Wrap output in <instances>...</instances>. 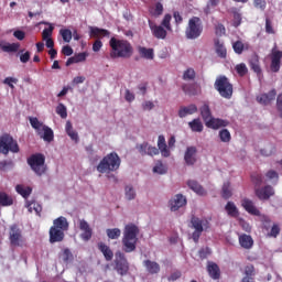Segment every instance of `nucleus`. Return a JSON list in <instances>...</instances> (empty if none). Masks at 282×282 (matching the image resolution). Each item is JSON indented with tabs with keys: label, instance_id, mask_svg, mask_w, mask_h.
<instances>
[{
	"label": "nucleus",
	"instance_id": "1",
	"mask_svg": "<svg viewBox=\"0 0 282 282\" xmlns=\"http://www.w3.org/2000/svg\"><path fill=\"white\" fill-rule=\"evenodd\" d=\"M109 45L111 47V58H131L133 56V46L127 40L111 37Z\"/></svg>",
	"mask_w": 282,
	"mask_h": 282
},
{
	"label": "nucleus",
	"instance_id": "2",
	"mask_svg": "<svg viewBox=\"0 0 282 282\" xmlns=\"http://www.w3.org/2000/svg\"><path fill=\"white\" fill-rule=\"evenodd\" d=\"M138 235H140V229L138 226L130 224L124 227L122 246L124 252H135L138 246Z\"/></svg>",
	"mask_w": 282,
	"mask_h": 282
},
{
	"label": "nucleus",
	"instance_id": "3",
	"mask_svg": "<svg viewBox=\"0 0 282 282\" xmlns=\"http://www.w3.org/2000/svg\"><path fill=\"white\" fill-rule=\"evenodd\" d=\"M120 156L116 152H110L106 156L101 159V161L97 165L98 173L109 174L118 171L121 164Z\"/></svg>",
	"mask_w": 282,
	"mask_h": 282
},
{
	"label": "nucleus",
	"instance_id": "4",
	"mask_svg": "<svg viewBox=\"0 0 282 282\" xmlns=\"http://www.w3.org/2000/svg\"><path fill=\"white\" fill-rule=\"evenodd\" d=\"M202 34H204V22H202L199 17H192L185 29V39L195 41L199 39Z\"/></svg>",
	"mask_w": 282,
	"mask_h": 282
},
{
	"label": "nucleus",
	"instance_id": "5",
	"mask_svg": "<svg viewBox=\"0 0 282 282\" xmlns=\"http://www.w3.org/2000/svg\"><path fill=\"white\" fill-rule=\"evenodd\" d=\"M30 124L36 131L37 135L44 140V142H54V130L39 121V118L31 117Z\"/></svg>",
	"mask_w": 282,
	"mask_h": 282
},
{
	"label": "nucleus",
	"instance_id": "6",
	"mask_svg": "<svg viewBox=\"0 0 282 282\" xmlns=\"http://www.w3.org/2000/svg\"><path fill=\"white\" fill-rule=\"evenodd\" d=\"M31 170L41 177V175H45L47 172V165H45V155L42 153H35L32 154L28 160H26Z\"/></svg>",
	"mask_w": 282,
	"mask_h": 282
},
{
	"label": "nucleus",
	"instance_id": "7",
	"mask_svg": "<svg viewBox=\"0 0 282 282\" xmlns=\"http://www.w3.org/2000/svg\"><path fill=\"white\" fill-rule=\"evenodd\" d=\"M191 225V228L194 229L192 234V239L194 243H199V237H202V232L210 228V223L208 221V219H200L199 217L192 215Z\"/></svg>",
	"mask_w": 282,
	"mask_h": 282
},
{
	"label": "nucleus",
	"instance_id": "8",
	"mask_svg": "<svg viewBox=\"0 0 282 282\" xmlns=\"http://www.w3.org/2000/svg\"><path fill=\"white\" fill-rule=\"evenodd\" d=\"M19 151H21L19 142L12 135L4 133L0 137V153L2 155H8L10 152L19 153Z\"/></svg>",
	"mask_w": 282,
	"mask_h": 282
},
{
	"label": "nucleus",
	"instance_id": "9",
	"mask_svg": "<svg viewBox=\"0 0 282 282\" xmlns=\"http://www.w3.org/2000/svg\"><path fill=\"white\" fill-rule=\"evenodd\" d=\"M215 89L218 91V94L221 96V98H226L227 100H230L232 98V84H230V80H228V77L226 76H219L216 78L214 84Z\"/></svg>",
	"mask_w": 282,
	"mask_h": 282
},
{
	"label": "nucleus",
	"instance_id": "10",
	"mask_svg": "<svg viewBox=\"0 0 282 282\" xmlns=\"http://www.w3.org/2000/svg\"><path fill=\"white\" fill-rule=\"evenodd\" d=\"M115 264L118 274H121V276H124V274L129 272V261H127V257H124L122 251H117L115 253Z\"/></svg>",
	"mask_w": 282,
	"mask_h": 282
},
{
	"label": "nucleus",
	"instance_id": "11",
	"mask_svg": "<svg viewBox=\"0 0 282 282\" xmlns=\"http://www.w3.org/2000/svg\"><path fill=\"white\" fill-rule=\"evenodd\" d=\"M270 59H271V64H270L271 72H273V74H278V72L281 70L282 51H279V47L276 46V44H274V46L271 50Z\"/></svg>",
	"mask_w": 282,
	"mask_h": 282
},
{
	"label": "nucleus",
	"instance_id": "12",
	"mask_svg": "<svg viewBox=\"0 0 282 282\" xmlns=\"http://www.w3.org/2000/svg\"><path fill=\"white\" fill-rule=\"evenodd\" d=\"M9 240L11 246L21 247L23 246V234L19 226L12 225L9 231Z\"/></svg>",
	"mask_w": 282,
	"mask_h": 282
},
{
	"label": "nucleus",
	"instance_id": "13",
	"mask_svg": "<svg viewBox=\"0 0 282 282\" xmlns=\"http://www.w3.org/2000/svg\"><path fill=\"white\" fill-rule=\"evenodd\" d=\"M79 230H82L80 239L83 241H89L94 237V229H91L89 223L85 219L79 220Z\"/></svg>",
	"mask_w": 282,
	"mask_h": 282
},
{
	"label": "nucleus",
	"instance_id": "14",
	"mask_svg": "<svg viewBox=\"0 0 282 282\" xmlns=\"http://www.w3.org/2000/svg\"><path fill=\"white\" fill-rule=\"evenodd\" d=\"M48 235H50V243H61V241H64L65 239V231L54 226L50 228Z\"/></svg>",
	"mask_w": 282,
	"mask_h": 282
},
{
	"label": "nucleus",
	"instance_id": "15",
	"mask_svg": "<svg viewBox=\"0 0 282 282\" xmlns=\"http://www.w3.org/2000/svg\"><path fill=\"white\" fill-rule=\"evenodd\" d=\"M241 206L246 212L249 213V215L261 217V212L257 208V206H254V202H252L250 198H243L241 200Z\"/></svg>",
	"mask_w": 282,
	"mask_h": 282
},
{
	"label": "nucleus",
	"instance_id": "16",
	"mask_svg": "<svg viewBox=\"0 0 282 282\" xmlns=\"http://www.w3.org/2000/svg\"><path fill=\"white\" fill-rule=\"evenodd\" d=\"M184 160L187 166H194V164L197 162V148L188 147L185 151Z\"/></svg>",
	"mask_w": 282,
	"mask_h": 282
},
{
	"label": "nucleus",
	"instance_id": "17",
	"mask_svg": "<svg viewBox=\"0 0 282 282\" xmlns=\"http://www.w3.org/2000/svg\"><path fill=\"white\" fill-rule=\"evenodd\" d=\"M183 206H186V197L182 194L175 195L171 200H170V208L173 213L175 210H180Z\"/></svg>",
	"mask_w": 282,
	"mask_h": 282
},
{
	"label": "nucleus",
	"instance_id": "18",
	"mask_svg": "<svg viewBox=\"0 0 282 282\" xmlns=\"http://www.w3.org/2000/svg\"><path fill=\"white\" fill-rule=\"evenodd\" d=\"M208 129H221V127H228L230 122L228 120L219 119V118H209L205 123Z\"/></svg>",
	"mask_w": 282,
	"mask_h": 282
},
{
	"label": "nucleus",
	"instance_id": "19",
	"mask_svg": "<svg viewBox=\"0 0 282 282\" xmlns=\"http://www.w3.org/2000/svg\"><path fill=\"white\" fill-rule=\"evenodd\" d=\"M239 246L243 248V250H252L254 246V239L252 236L242 234L238 237Z\"/></svg>",
	"mask_w": 282,
	"mask_h": 282
},
{
	"label": "nucleus",
	"instance_id": "20",
	"mask_svg": "<svg viewBox=\"0 0 282 282\" xmlns=\"http://www.w3.org/2000/svg\"><path fill=\"white\" fill-rule=\"evenodd\" d=\"M148 23H149V28L155 39H162V40L166 39V30L164 28L156 25L151 20H149Z\"/></svg>",
	"mask_w": 282,
	"mask_h": 282
},
{
	"label": "nucleus",
	"instance_id": "21",
	"mask_svg": "<svg viewBox=\"0 0 282 282\" xmlns=\"http://www.w3.org/2000/svg\"><path fill=\"white\" fill-rule=\"evenodd\" d=\"M197 105L191 104L188 106H181L178 109V118H186V116H193L197 113Z\"/></svg>",
	"mask_w": 282,
	"mask_h": 282
},
{
	"label": "nucleus",
	"instance_id": "22",
	"mask_svg": "<svg viewBox=\"0 0 282 282\" xmlns=\"http://www.w3.org/2000/svg\"><path fill=\"white\" fill-rule=\"evenodd\" d=\"M182 89L187 96H199V94H202V87L196 83L185 84L182 86Z\"/></svg>",
	"mask_w": 282,
	"mask_h": 282
},
{
	"label": "nucleus",
	"instance_id": "23",
	"mask_svg": "<svg viewBox=\"0 0 282 282\" xmlns=\"http://www.w3.org/2000/svg\"><path fill=\"white\" fill-rule=\"evenodd\" d=\"M276 98V89H271L268 94H262L260 96L257 97V101L260 105H270V102H272V100H274Z\"/></svg>",
	"mask_w": 282,
	"mask_h": 282
},
{
	"label": "nucleus",
	"instance_id": "24",
	"mask_svg": "<svg viewBox=\"0 0 282 282\" xmlns=\"http://www.w3.org/2000/svg\"><path fill=\"white\" fill-rule=\"evenodd\" d=\"M256 195L260 199H268L269 197H272V195H274V188L270 185H267L262 188H257Z\"/></svg>",
	"mask_w": 282,
	"mask_h": 282
},
{
	"label": "nucleus",
	"instance_id": "25",
	"mask_svg": "<svg viewBox=\"0 0 282 282\" xmlns=\"http://www.w3.org/2000/svg\"><path fill=\"white\" fill-rule=\"evenodd\" d=\"M143 267L145 268L148 274H160V263L152 261V260H144Z\"/></svg>",
	"mask_w": 282,
	"mask_h": 282
},
{
	"label": "nucleus",
	"instance_id": "26",
	"mask_svg": "<svg viewBox=\"0 0 282 282\" xmlns=\"http://www.w3.org/2000/svg\"><path fill=\"white\" fill-rule=\"evenodd\" d=\"M158 148H159V151L161 152V155L163 158H170L171 156V150H169V147L166 145V139L162 134L159 135Z\"/></svg>",
	"mask_w": 282,
	"mask_h": 282
},
{
	"label": "nucleus",
	"instance_id": "27",
	"mask_svg": "<svg viewBox=\"0 0 282 282\" xmlns=\"http://www.w3.org/2000/svg\"><path fill=\"white\" fill-rule=\"evenodd\" d=\"M97 248L104 254L106 261L113 260V251L105 242H98Z\"/></svg>",
	"mask_w": 282,
	"mask_h": 282
},
{
	"label": "nucleus",
	"instance_id": "28",
	"mask_svg": "<svg viewBox=\"0 0 282 282\" xmlns=\"http://www.w3.org/2000/svg\"><path fill=\"white\" fill-rule=\"evenodd\" d=\"M214 45L215 52L219 58H226V56H228V51L226 50L224 42H221L219 39H215Z\"/></svg>",
	"mask_w": 282,
	"mask_h": 282
},
{
	"label": "nucleus",
	"instance_id": "29",
	"mask_svg": "<svg viewBox=\"0 0 282 282\" xmlns=\"http://www.w3.org/2000/svg\"><path fill=\"white\" fill-rule=\"evenodd\" d=\"M53 227L67 232L69 230V223L67 221V218L64 216H59L58 218L53 220Z\"/></svg>",
	"mask_w": 282,
	"mask_h": 282
},
{
	"label": "nucleus",
	"instance_id": "30",
	"mask_svg": "<svg viewBox=\"0 0 282 282\" xmlns=\"http://www.w3.org/2000/svg\"><path fill=\"white\" fill-rule=\"evenodd\" d=\"M138 53L141 58H145L147 61H153L155 58V53L153 48H147L144 46L138 47Z\"/></svg>",
	"mask_w": 282,
	"mask_h": 282
},
{
	"label": "nucleus",
	"instance_id": "31",
	"mask_svg": "<svg viewBox=\"0 0 282 282\" xmlns=\"http://www.w3.org/2000/svg\"><path fill=\"white\" fill-rule=\"evenodd\" d=\"M90 34L95 39H105L106 36H110V32L107 29H100L98 26L90 28Z\"/></svg>",
	"mask_w": 282,
	"mask_h": 282
},
{
	"label": "nucleus",
	"instance_id": "32",
	"mask_svg": "<svg viewBox=\"0 0 282 282\" xmlns=\"http://www.w3.org/2000/svg\"><path fill=\"white\" fill-rule=\"evenodd\" d=\"M187 186H188V188H191V191H194V193H196V195H200V196L206 195V189H204V187L202 185H199V183L197 181H193V180L188 181Z\"/></svg>",
	"mask_w": 282,
	"mask_h": 282
},
{
	"label": "nucleus",
	"instance_id": "33",
	"mask_svg": "<svg viewBox=\"0 0 282 282\" xmlns=\"http://www.w3.org/2000/svg\"><path fill=\"white\" fill-rule=\"evenodd\" d=\"M188 127L194 133H202V131H204V123H202L200 118H196L189 121Z\"/></svg>",
	"mask_w": 282,
	"mask_h": 282
},
{
	"label": "nucleus",
	"instance_id": "34",
	"mask_svg": "<svg viewBox=\"0 0 282 282\" xmlns=\"http://www.w3.org/2000/svg\"><path fill=\"white\" fill-rule=\"evenodd\" d=\"M85 61H87V53L76 54L66 61V67H69V65H74L75 63H85Z\"/></svg>",
	"mask_w": 282,
	"mask_h": 282
},
{
	"label": "nucleus",
	"instance_id": "35",
	"mask_svg": "<svg viewBox=\"0 0 282 282\" xmlns=\"http://www.w3.org/2000/svg\"><path fill=\"white\" fill-rule=\"evenodd\" d=\"M199 111L205 123L208 121L209 118H213V112L210 111V106L208 104L205 102L199 108Z\"/></svg>",
	"mask_w": 282,
	"mask_h": 282
},
{
	"label": "nucleus",
	"instance_id": "36",
	"mask_svg": "<svg viewBox=\"0 0 282 282\" xmlns=\"http://www.w3.org/2000/svg\"><path fill=\"white\" fill-rule=\"evenodd\" d=\"M65 131L67 135L73 140L74 142H78V132L74 130V126H72V121H67L65 126Z\"/></svg>",
	"mask_w": 282,
	"mask_h": 282
},
{
	"label": "nucleus",
	"instance_id": "37",
	"mask_svg": "<svg viewBox=\"0 0 282 282\" xmlns=\"http://www.w3.org/2000/svg\"><path fill=\"white\" fill-rule=\"evenodd\" d=\"M12 204H14L12 196L8 195L6 192H0V206L7 207L12 206Z\"/></svg>",
	"mask_w": 282,
	"mask_h": 282
},
{
	"label": "nucleus",
	"instance_id": "38",
	"mask_svg": "<svg viewBox=\"0 0 282 282\" xmlns=\"http://www.w3.org/2000/svg\"><path fill=\"white\" fill-rule=\"evenodd\" d=\"M226 213L229 215V217H239V209L237 208V205L232 202H228L225 206Z\"/></svg>",
	"mask_w": 282,
	"mask_h": 282
},
{
	"label": "nucleus",
	"instance_id": "39",
	"mask_svg": "<svg viewBox=\"0 0 282 282\" xmlns=\"http://www.w3.org/2000/svg\"><path fill=\"white\" fill-rule=\"evenodd\" d=\"M251 69L259 75H261V65L259 64V56H254L249 62Z\"/></svg>",
	"mask_w": 282,
	"mask_h": 282
},
{
	"label": "nucleus",
	"instance_id": "40",
	"mask_svg": "<svg viewBox=\"0 0 282 282\" xmlns=\"http://www.w3.org/2000/svg\"><path fill=\"white\" fill-rule=\"evenodd\" d=\"M207 271L209 272V275L212 279H219L220 273H219V265L216 263H212L207 267Z\"/></svg>",
	"mask_w": 282,
	"mask_h": 282
},
{
	"label": "nucleus",
	"instance_id": "41",
	"mask_svg": "<svg viewBox=\"0 0 282 282\" xmlns=\"http://www.w3.org/2000/svg\"><path fill=\"white\" fill-rule=\"evenodd\" d=\"M15 191L19 193V195H22L24 199H28L29 195H32V187H23V185H17Z\"/></svg>",
	"mask_w": 282,
	"mask_h": 282
},
{
	"label": "nucleus",
	"instance_id": "42",
	"mask_svg": "<svg viewBox=\"0 0 282 282\" xmlns=\"http://www.w3.org/2000/svg\"><path fill=\"white\" fill-rule=\"evenodd\" d=\"M221 197L224 199H230L232 197V191L230 189V183H224L221 188Z\"/></svg>",
	"mask_w": 282,
	"mask_h": 282
},
{
	"label": "nucleus",
	"instance_id": "43",
	"mask_svg": "<svg viewBox=\"0 0 282 282\" xmlns=\"http://www.w3.org/2000/svg\"><path fill=\"white\" fill-rule=\"evenodd\" d=\"M19 47H21V44L19 43H9L1 45L2 52H19Z\"/></svg>",
	"mask_w": 282,
	"mask_h": 282
},
{
	"label": "nucleus",
	"instance_id": "44",
	"mask_svg": "<svg viewBox=\"0 0 282 282\" xmlns=\"http://www.w3.org/2000/svg\"><path fill=\"white\" fill-rule=\"evenodd\" d=\"M106 235L110 239H120V235H122V231L118 228L107 229Z\"/></svg>",
	"mask_w": 282,
	"mask_h": 282
},
{
	"label": "nucleus",
	"instance_id": "45",
	"mask_svg": "<svg viewBox=\"0 0 282 282\" xmlns=\"http://www.w3.org/2000/svg\"><path fill=\"white\" fill-rule=\"evenodd\" d=\"M219 138L225 143H228L230 142V140H232V135L230 134V131H228V129L220 130Z\"/></svg>",
	"mask_w": 282,
	"mask_h": 282
},
{
	"label": "nucleus",
	"instance_id": "46",
	"mask_svg": "<svg viewBox=\"0 0 282 282\" xmlns=\"http://www.w3.org/2000/svg\"><path fill=\"white\" fill-rule=\"evenodd\" d=\"M153 173H158L159 175H164L166 173V166L162 161H158L153 167Z\"/></svg>",
	"mask_w": 282,
	"mask_h": 282
},
{
	"label": "nucleus",
	"instance_id": "47",
	"mask_svg": "<svg viewBox=\"0 0 282 282\" xmlns=\"http://www.w3.org/2000/svg\"><path fill=\"white\" fill-rule=\"evenodd\" d=\"M9 169H14V162L12 160L0 161V171H9Z\"/></svg>",
	"mask_w": 282,
	"mask_h": 282
},
{
	"label": "nucleus",
	"instance_id": "48",
	"mask_svg": "<svg viewBox=\"0 0 282 282\" xmlns=\"http://www.w3.org/2000/svg\"><path fill=\"white\" fill-rule=\"evenodd\" d=\"M59 34L65 43H69L72 41V30L69 29H62Z\"/></svg>",
	"mask_w": 282,
	"mask_h": 282
},
{
	"label": "nucleus",
	"instance_id": "49",
	"mask_svg": "<svg viewBox=\"0 0 282 282\" xmlns=\"http://www.w3.org/2000/svg\"><path fill=\"white\" fill-rule=\"evenodd\" d=\"M237 74L241 77L246 76V74H248V66H246L245 63H240L238 65H236L235 67Z\"/></svg>",
	"mask_w": 282,
	"mask_h": 282
},
{
	"label": "nucleus",
	"instance_id": "50",
	"mask_svg": "<svg viewBox=\"0 0 282 282\" xmlns=\"http://www.w3.org/2000/svg\"><path fill=\"white\" fill-rule=\"evenodd\" d=\"M56 115L65 120V118H67V107L63 104H58L56 107Z\"/></svg>",
	"mask_w": 282,
	"mask_h": 282
},
{
	"label": "nucleus",
	"instance_id": "51",
	"mask_svg": "<svg viewBox=\"0 0 282 282\" xmlns=\"http://www.w3.org/2000/svg\"><path fill=\"white\" fill-rule=\"evenodd\" d=\"M219 6V0H208L207 6L205 8V13L210 14L212 10H215Z\"/></svg>",
	"mask_w": 282,
	"mask_h": 282
},
{
	"label": "nucleus",
	"instance_id": "52",
	"mask_svg": "<svg viewBox=\"0 0 282 282\" xmlns=\"http://www.w3.org/2000/svg\"><path fill=\"white\" fill-rule=\"evenodd\" d=\"M251 180L256 186H261V184H263V175L260 173L251 174Z\"/></svg>",
	"mask_w": 282,
	"mask_h": 282
},
{
	"label": "nucleus",
	"instance_id": "53",
	"mask_svg": "<svg viewBox=\"0 0 282 282\" xmlns=\"http://www.w3.org/2000/svg\"><path fill=\"white\" fill-rule=\"evenodd\" d=\"M135 197V189H133V186L127 185L126 186V198L131 202Z\"/></svg>",
	"mask_w": 282,
	"mask_h": 282
},
{
	"label": "nucleus",
	"instance_id": "54",
	"mask_svg": "<svg viewBox=\"0 0 282 282\" xmlns=\"http://www.w3.org/2000/svg\"><path fill=\"white\" fill-rule=\"evenodd\" d=\"M183 80H195V69H186L183 74Z\"/></svg>",
	"mask_w": 282,
	"mask_h": 282
},
{
	"label": "nucleus",
	"instance_id": "55",
	"mask_svg": "<svg viewBox=\"0 0 282 282\" xmlns=\"http://www.w3.org/2000/svg\"><path fill=\"white\" fill-rule=\"evenodd\" d=\"M232 47H234V52H235L236 54H243V50H245L243 42H241V41H236V42L232 44Z\"/></svg>",
	"mask_w": 282,
	"mask_h": 282
},
{
	"label": "nucleus",
	"instance_id": "56",
	"mask_svg": "<svg viewBox=\"0 0 282 282\" xmlns=\"http://www.w3.org/2000/svg\"><path fill=\"white\" fill-rule=\"evenodd\" d=\"M137 149L140 153V155H147V153L149 152V142H143L141 144L137 145Z\"/></svg>",
	"mask_w": 282,
	"mask_h": 282
},
{
	"label": "nucleus",
	"instance_id": "57",
	"mask_svg": "<svg viewBox=\"0 0 282 282\" xmlns=\"http://www.w3.org/2000/svg\"><path fill=\"white\" fill-rule=\"evenodd\" d=\"M18 83H19V79L14 77H7L3 80V84L8 85L11 89H14V85H17Z\"/></svg>",
	"mask_w": 282,
	"mask_h": 282
},
{
	"label": "nucleus",
	"instance_id": "58",
	"mask_svg": "<svg viewBox=\"0 0 282 282\" xmlns=\"http://www.w3.org/2000/svg\"><path fill=\"white\" fill-rule=\"evenodd\" d=\"M62 257H63L64 263H67L69 259L74 258V254H72V251L68 248H66L63 250Z\"/></svg>",
	"mask_w": 282,
	"mask_h": 282
},
{
	"label": "nucleus",
	"instance_id": "59",
	"mask_svg": "<svg viewBox=\"0 0 282 282\" xmlns=\"http://www.w3.org/2000/svg\"><path fill=\"white\" fill-rule=\"evenodd\" d=\"M52 32H54L53 26H50L48 29H44L43 32H42L43 41H46L47 39H52Z\"/></svg>",
	"mask_w": 282,
	"mask_h": 282
},
{
	"label": "nucleus",
	"instance_id": "60",
	"mask_svg": "<svg viewBox=\"0 0 282 282\" xmlns=\"http://www.w3.org/2000/svg\"><path fill=\"white\" fill-rule=\"evenodd\" d=\"M265 32L267 34H275L272 21L269 18L265 19Z\"/></svg>",
	"mask_w": 282,
	"mask_h": 282
},
{
	"label": "nucleus",
	"instance_id": "61",
	"mask_svg": "<svg viewBox=\"0 0 282 282\" xmlns=\"http://www.w3.org/2000/svg\"><path fill=\"white\" fill-rule=\"evenodd\" d=\"M162 12H164V7L160 2H158L152 14L153 17H161Z\"/></svg>",
	"mask_w": 282,
	"mask_h": 282
},
{
	"label": "nucleus",
	"instance_id": "62",
	"mask_svg": "<svg viewBox=\"0 0 282 282\" xmlns=\"http://www.w3.org/2000/svg\"><path fill=\"white\" fill-rule=\"evenodd\" d=\"M171 19H172L171 14L164 15L163 21H162L163 28L171 30Z\"/></svg>",
	"mask_w": 282,
	"mask_h": 282
},
{
	"label": "nucleus",
	"instance_id": "63",
	"mask_svg": "<svg viewBox=\"0 0 282 282\" xmlns=\"http://www.w3.org/2000/svg\"><path fill=\"white\" fill-rule=\"evenodd\" d=\"M208 254H210V248H208V247L202 248L198 251V256L200 259H206L208 257Z\"/></svg>",
	"mask_w": 282,
	"mask_h": 282
},
{
	"label": "nucleus",
	"instance_id": "64",
	"mask_svg": "<svg viewBox=\"0 0 282 282\" xmlns=\"http://www.w3.org/2000/svg\"><path fill=\"white\" fill-rule=\"evenodd\" d=\"M276 110L280 113V118H282V93L276 97Z\"/></svg>",
	"mask_w": 282,
	"mask_h": 282
}]
</instances>
